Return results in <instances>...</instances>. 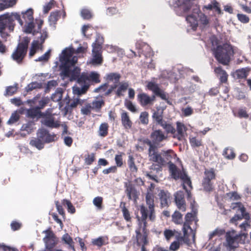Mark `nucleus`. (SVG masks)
Here are the masks:
<instances>
[{"label": "nucleus", "instance_id": "nucleus-1", "mask_svg": "<svg viewBox=\"0 0 251 251\" xmlns=\"http://www.w3.org/2000/svg\"><path fill=\"white\" fill-rule=\"evenodd\" d=\"M140 141L143 144H146L149 147L148 153L149 161L157 163V164H153L151 166V169L155 170L157 172L160 171L162 166L167 164L168 162H170L174 153L172 150H161V151H159L158 150V148L159 147L152 144L148 138L141 140Z\"/></svg>", "mask_w": 251, "mask_h": 251}, {"label": "nucleus", "instance_id": "nucleus-2", "mask_svg": "<svg viewBox=\"0 0 251 251\" xmlns=\"http://www.w3.org/2000/svg\"><path fill=\"white\" fill-rule=\"evenodd\" d=\"M176 4L184 12L192 9V14L187 16L186 20L192 29H196L199 22L204 24V14L201 11L199 5L196 3L195 0H177Z\"/></svg>", "mask_w": 251, "mask_h": 251}, {"label": "nucleus", "instance_id": "nucleus-3", "mask_svg": "<svg viewBox=\"0 0 251 251\" xmlns=\"http://www.w3.org/2000/svg\"><path fill=\"white\" fill-rule=\"evenodd\" d=\"M146 202L148 205V209L144 205H141L140 207L141 217L137 216L139 225L141 228H142L143 231H145L147 226V220L148 218L152 222L154 221L155 219L154 195L151 190H148L146 193Z\"/></svg>", "mask_w": 251, "mask_h": 251}, {"label": "nucleus", "instance_id": "nucleus-4", "mask_svg": "<svg viewBox=\"0 0 251 251\" xmlns=\"http://www.w3.org/2000/svg\"><path fill=\"white\" fill-rule=\"evenodd\" d=\"M247 234L239 233L234 229L227 231L225 233V241L223 243L225 251H236L240 244H244Z\"/></svg>", "mask_w": 251, "mask_h": 251}, {"label": "nucleus", "instance_id": "nucleus-5", "mask_svg": "<svg viewBox=\"0 0 251 251\" xmlns=\"http://www.w3.org/2000/svg\"><path fill=\"white\" fill-rule=\"evenodd\" d=\"M81 87H76L74 91L78 95L85 94L91 85L99 83L100 82V75L96 72H83L81 73V77L79 79Z\"/></svg>", "mask_w": 251, "mask_h": 251}, {"label": "nucleus", "instance_id": "nucleus-6", "mask_svg": "<svg viewBox=\"0 0 251 251\" xmlns=\"http://www.w3.org/2000/svg\"><path fill=\"white\" fill-rule=\"evenodd\" d=\"M234 53L233 47L228 43H225L217 46L214 51V56L220 63L228 65Z\"/></svg>", "mask_w": 251, "mask_h": 251}, {"label": "nucleus", "instance_id": "nucleus-7", "mask_svg": "<svg viewBox=\"0 0 251 251\" xmlns=\"http://www.w3.org/2000/svg\"><path fill=\"white\" fill-rule=\"evenodd\" d=\"M15 20H17L21 25H23V22L21 16L17 13H5L0 16V32H2L6 27L10 31H13L15 24Z\"/></svg>", "mask_w": 251, "mask_h": 251}, {"label": "nucleus", "instance_id": "nucleus-8", "mask_svg": "<svg viewBox=\"0 0 251 251\" xmlns=\"http://www.w3.org/2000/svg\"><path fill=\"white\" fill-rule=\"evenodd\" d=\"M190 202V206L192 212H188L185 215V221L184 223L183 226V231L185 235L190 234L192 237H195L193 230L190 226L191 223L195 221L196 215L198 212L197 204L194 200L189 201Z\"/></svg>", "mask_w": 251, "mask_h": 251}, {"label": "nucleus", "instance_id": "nucleus-9", "mask_svg": "<svg viewBox=\"0 0 251 251\" xmlns=\"http://www.w3.org/2000/svg\"><path fill=\"white\" fill-rule=\"evenodd\" d=\"M29 42L30 39L28 37H24L11 54L12 59L18 64H21L23 63L26 55Z\"/></svg>", "mask_w": 251, "mask_h": 251}, {"label": "nucleus", "instance_id": "nucleus-10", "mask_svg": "<svg viewBox=\"0 0 251 251\" xmlns=\"http://www.w3.org/2000/svg\"><path fill=\"white\" fill-rule=\"evenodd\" d=\"M74 66H64V68L61 69V75L64 78H69L71 81H76L78 84H80L79 81L81 77V69L78 67Z\"/></svg>", "mask_w": 251, "mask_h": 251}, {"label": "nucleus", "instance_id": "nucleus-11", "mask_svg": "<svg viewBox=\"0 0 251 251\" xmlns=\"http://www.w3.org/2000/svg\"><path fill=\"white\" fill-rule=\"evenodd\" d=\"M73 50L70 49H65L62 52L60 61L61 65L60 66V70L64 68V66H75L77 62V57L73 56Z\"/></svg>", "mask_w": 251, "mask_h": 251}, {"label": "nucleus", "instance_id": "nucleus-12", "mask_svg": "<svg viewBox=\"0 0 251 251\" xmlns=\"http://www.w3.org/2000/svg\"><path fill=\"white\" fill-rule=\"evenodd\" d=\"M150 138L152 144L160 147V143L167 139V135L162 130L155 129L151 132Z\"/></svg>", "mask_w": 251, "mask_h": 251}, {"label": "nucleus", "instance_id": "nucleus-13", "mask_svg": "<svg viewBox=\"0 0 251 251\" xmlns=\"http://www.w3.org/2000/svg\"><path fill=\"white\" fill-rule=\"evenodd\" d=\"M137 99L140 105L144 107L152 105L155 100V96L152 95L150 97L146 93H141L137 95Z\"/></svg>", "mask_w": 251, "mask_h": 251}, {"label": "nucleus", "instance_id": "nucleus-14", "mask_svg": "<svg viewBox=\"0 0 251 251\" xmlns=\"http://www.w3.org/2000/svg\"><path fill=\"white\" fill-rule=\"evenodd\" d=\"M37 136L40 138L44 143H49L55 140L56 135L54 133L51 134L49 131L44 128L39 129L37 132Z\"/></svg>", "mask_w": 251, "mask_h": 251}, {"label": "nucleus", "instance_id": "nucleus-15", "mask_svg": "<svg viewBox=\"0 0 251 251\" xmlns=\"http://www.w3.org/2000/svg\"><path fill=\"white\" fill-rule=\"evenodd\" d=\"M175 202L177 208L182 212L186 210V204L183 191H179L175 194Z\"/></svg>", "mask_w": 251, "mask_h": 251}, {"label": "nucleus", "instance_id": "nucleus-16", "mask_svg": "<svg viewBox=\"0 0 251 251\" xmlns=\"http://www.w3.org/2000/svg\"><path fill=\"white\" fill-rule=\"evenodd\" d=\"M242 219H245V222L241 224L239 226L244 230H246L247 228L250 226V217L248 213L243 214V215H236L230 219V222L233 224H236V222Z\"/></svg>", "mask_w": 251, "mask_h": 251}, {"label": "nucleus", "instance_id": "nucleus-17", "mask_svg": "<svg viewBox=\"0 0 251 251\" xmlns=\"http://www.w3.org/2000/svg\"><path fill=\"white\" fill-rule=\"evenodd\" d=\"M190 236V234L185 235L184 233H183V236H177V241H174L171 244L169 247L170 251H176L178 250L180 248V243H188L190 241L189 238Z\"/></svg>", "mask_w": 251, "mask_h": 251}, {"label": "nucleus", "instance_id": "nucleus-18", "mask_svg": "<svg viewBox=\"0 0 251 251\" xmlns=\"http://www.w3.org/2000/svg\"><path fill=\"white\" fill-rule=\"evenodd\" d=\"M147 87L149 90L151 91L156 96L159 97L161 99L163 100H167L165 93L155 83L152 81L149 82Z\"/></svg>", "mask_w": 251, "mask_h": 251}, {"label": "nucleus", "instance_id": "nucleus-19", "mask_svg": "<svg viewBox=\"0 0 251 251\" xmlns=\"http://www.w3.org/2000/svg\"><path fill=\"white\" fill-rule=\"evenodd\" d=\"M167 164H169V171L172 178L176 180L179 178H183V177L185 176V175H186V173L184 172L181 171L178 169L176 166L172 163L171 161L170 162H168Z\"/></svg>", "mask_w": 251, "mask_h": 251}, {"label": "nucleus", "instance_id": "nucleus-20", "mask_svg": "<svg viewBox=\"0 0 251 251\" xmlns=\"http://www.w3.org/2000/svg\"><path fill=\"white\" fill-rule=\"evenodd\" d=\"M161 207H168L171 203V195L167 191L161 190L158 194Z\"/></svg>", "mask_w": 251, "mask_h": 251}, {"label": "nucleus", "instance_id": "nucleus-21", "mask_svg": "<svg viewBox=\"0 0 251 251\" xmlns=\"http://www.w3.org/2000/svg\"><path fill=\"white\" fill-rule=\"evenodd\" d=\"M176 125V132L175 133L173 137L179 141H181L184 138L185 135L186 134L187 128L184 124L179 122H177Z\"/></svg>", "mask_w": 251, "mask_h": 251}, {"label": "nucleus", "instance_id": "nucleus-22", "mask_svg": "<svg viewBox=\"0 0 251 251\" xmlns=\"http://www.w3.org/2000/svg\"><path fill=\"white\" fill-rule=\"evenodd\" d=\"M42 123L45 126L50 128H58L60 124L59 121H55L54 118L51 115L45 116Z\"/></svg>", "mask_w": 251, "mask_h": 251}, {"label": "nucleus", "instance_id": "nucleus-23", "mask_svg": "<svg viewBox=\"0 0 251 251\" xmlns=\"http://www.w3.org/2000/svg\"><path fill=\"white\" fill-rule=\"evenodd\" d=\"M183 178L181 179L183 181V188L187 193V199L188 201L193 200L191 191L192 189V183L190 179L188 177L187 175L183 177Z\"/></svg>", "mask_w": 251, "mask_h": 251}, {"label": "nucleus", "instance_id": "nucleus-24", "mask_svg": "<svg viewBox=\"0 0 251 251\" xmlns=\"http://www.w3.org/2000/svg\"><path fill=\"white\" fill-rule=\"evenodd\" d=\"M117 85V89L115 90V93L118 98H121L124 96V93L128 89L129 83L127 81H123L120 82Z\"/></svg>", "mask_w": 251, "mask_h": 251}, {"label": "nucleus", "instance_id": "nucleus-25", "mask_svg": "<svg viewBox=\"0 0 251 251\" xmlns=\"http://www.w3.org/2000/svg\"><path fill=\"white\" fill-rule=\"evenodd\" d=\"M121 118L122 124L126 130H128L132 127L133 124L127 112H123Z\"/></svg>", "mask_w": 251, "mask_h": 251}, {"label": "nucleus", "instance_id": "nucleus-26", "mask_svg": "<svg viewBox=\"0 0 251 251\" xmlns=\"http://www.w3.org/2000/svg\"><path fill=\"white\" fill-rule=\"evenodd\" d=\"M205 190L210 191L212 189L210 180L215 177V175L213 170L205 172Z\"/></svg>", "mask_w": 251, "mask_h": 251}, {"label": "nucleus", "instance_id": "nucleus-27", "mask_svg": "<svg viewBox=\"0 0 251 251\" xmlns=\"http://www.w3.org/2000/svg\"><path fill=\"white\" fill-rule=\"evenodd\" d=\"M90 104L92 106L93 111L99 112L100 111L102 107L105 105V102L102 99H97V100H95L92 102H90Z\"/></svg>", "mask_w": 251, "mask_h": 251}, {"label": "nucleus", "instance_id": "nucleus-28", "mask_svg": "<svg viewBox=\"0 0 251 251\" xmlns=\"http://www.w3.org/2000/svg\"><path fill=\"white\" fill-rule=\"evenodd\" d=\"M127 196L129 200H134L136 201L138 198V193L136 189L132 185H128L126 189Z\"/></svg>", "mask_w": 251, "mask_h": 251}, {"label": "nucleus", "instance_id": "nucleus-29", "mask_svg": "<svg viewBox=\"0 0 251 251\" xmlns=\"http://www.w3.org/2000/svg\"><path fill=\"white\" fill-rule=\"evenodd\" d=\"M152 117L153 120L160 126H163V123L165 121L163 120V111L159 109L153 113Z\"/></svg>", "mask_w": 251, "mask_h": 251}, {"label": "nucleus", "instance_id": "nucleus-30", "mask_svg": "<svg viewBox=\"0 0 251 251\" xmlns=\"http://www.w3.org/2000/svg\"><path fill=\"white\" fill-rule=\"evenodd\" d=\"M214 71L220 77V80L222 82H226L227 81L228 75L221 67L216 68Z\"/></svg>", "mask_w": 251, "mask_h": 251}, {"label": "nucleus", "instance_id": "nucleus-31", "mask_svg": "<svg viewBox=\"0 0 251 251\" xmlns=\"http://www.w3.org/2000/svg\"><path fill=\"white\" fill-rule=\"evenodd\" d=\"M61 16V11L56 10L50 13L49 17L50 25H55Z\"/></svg>", "mask_w": 251, "mask_h": 251}, {"label": "nucleus", "instance_id": "nucleus-32", "mask_svg": "<svg viewBox=\"0 0 251 251\" xmlns=\"http://www.w3.org/2000/svg\"><path fill=\"white\" fill-rule=\"evenodd\" d=\"M29 144L32 147H36L37 149L40 150L44 148L45 143L37 136V138H34L31 139Z\"/></svg>", "mask_w": 251, "mask_h": 251}, {"label": "nucleus", "instance_id": "nucleus-33", "mask_svg": "<svg viewBox=\"0 0 251 251\" xmlns=\"http://www.w3.org/2000/svg\"><path fill=\"white\" fill-rule=\"evenodd\" d=\"M109 126L107 123H101L99 127L98 133L99 136L101 137H105L108 134Z\"/></svg>", "mask_w": 251, "mask_h": 251}, {"label": "nucleus", "instance_id": "nucleus-34", "mask_svg": "<svg viewBox=\"0 0 251 251\" xmlns=\"http://www.w3.org/2000/svg\"><path fill=\"white\" fill-rule=\"evenodd\" d=\"M121 78V75L117 73H111L106 75V79L108 81L113 82L115 83H118Z\"/></svg>", "mask_w": 251, "mask_h": 251}, {"label": "nucleus", "instance_id": "nucleus-35", "mask_svg": "<svg viewBox=\"0 0 251 251\" xmlns=\"http://www.w3.org/2000/svg\"><path fill=\"white\" fill-rule=\"evenodd\" d=\"M231 208L236 211L237 212H240L241 215L246 213L245 209L243 205L240 202L233 203L230 206Z\"/></svg>", "mask_w": 251, "mask_h": 251}, {"label": "nucleus", "instance_id": "nucleus-36", "mask_svg": "<svg viewBox=\"0 0 251 251\" xmlns=\"http://www.w3.org/2000/svg\"><path fill=\"white\" fill-rule=\"evenodd\" d=\"M127 164L130 171L132 172H137L138 168L135 165L134 158L132 155H129L127 160Z\"/></svg>", "mask_w": 251, "mask_h": 251}, {"label": "nucleus", "instance_id": "nucleus-37", "mask_svg": "<svg viewBox=\"0 0 251 251\" xmlns=\"http://www.w3.org/2000/svg\"><path fill=\"white\" fill-rule=\"evenodd\" d=\"M4 3H0V11L13 6L16 3L15 0H0Z\"/></svg>", "mask_w": 251, "mask_h": 251}, {"label": "nucleus", "instance_id": "nucleus-38", "mask_svg": "<svg viewBox=\"0 0 251 251\" xmlns=\"http://www.w3.org/2000/svg\"><path fill=\"white\" fill-rule=\"evenodd\" d=\"M22 14L23 18L25 20V23L33 21V11L32 9H29L25 12H23Z\"/></svg>", "mask_w": 251, "mask_h": 251}, {"label": "nucleus", "instance_id": "nucleus-39", "mask_svg": "<svg viewBox=\"0 0 251 251\" xmlns=\"http://www.w3.org/2000/svg\"><path fill=\"white\" fill-rule=\"evenodd\" d=\"M172 221L175 223L180 224L182 223V215L178 211H176L172 216Z\"/></svg>", "mask_w": 251, "mask_h": 251}, {"label": "nucleus", "instance_id": "nucleus-40", "mask_svg": "<svg viewBox=\"0 0 251 251\" xmlns=\"http://www.w3.org/2000/svg\"><path fill=\"white\" fill-rule=\"evenodd\" d=\"M161 126L166 131L167 133H171L173 134V136L175 135L176 130L171 124H168L165 121L163 124V126Z\"/></svg>", "mask_w": 251, "mask_h": 251}, {"label": "nucleus", "instance_id": "nucleus-41", "mask_svg": "<svg viewBox=\"0 0 251 251\" xmlns=\"http://www.w3.org/2000/svg\"><path fill=\"white\" fill-rule=\"evenodd\" d=\"M225 232V231L224 229L216 228L209 234V239H212L215 237H220V236L223 235Z\"/></svg>", "mask_w": 251, "mask_h": 251}, {"label": "nucleus", "instance_id": "nucleus-42", "mask_svg": "<svg viewBox=\"0 0 251 251\" xmlns=\"http://www.w3.org/2000/svg\"><path fill=\"white\" fill-rule=\"evenodd\" d=\"M118 153L119 154H116L115 156V161L117 168L121 167L123 165V156L125 154L123 152H119Z\"/></svg>", "mask_w": 251, "mask_h": 251}, {"label": "nucleus", "instance_id": "nucleus-43", "mask_svg": "<svg viewBox=\"0 0 251 251\" xmlns=\"http://www.w3.org/2000/svg\"><path fill=\"white\" fill-rule=\"evenodd\" d=\"M42 84L41 83H38L37 82H32L29 83L27 86L25 87V90L27 92H29L30 91H32L34 89L41 88Z\"/></svg>", "mask_w": 251, "mask_h": 251}, {"label": "nucleus", "instance_id": "nucleus-44", "mask_svg": "<svg viewBox=\"0 0 251 251\" xmlns=\"http://www.w3.org/2000/svg\"><path fill=\"white\" fill-rule=\"evenodd\" d=\"M205 8L207 9H212L214 8L216 11L218 12L219 14H221L222 11L219 7V4L216 0H213L210 4H208L206 6H205Z\"/></svg>", "mask_w": 251, "mask_h": 251}, {"label": "nucleus", "instance_id": "nucleus-45", "mask_svg": "<svg viewBox=\"0 0 251 251\" xmlns=\"http://www.w3.org/2000/svg\"><path fill=\"white\" fill-rule=\"evenodd\" d=\"M92 111H93V109L90 103H85L81 109V114L84 115H90Z\"/></svg>", "mask_w": 251, "mask_h": 251}, {"label": "nucleus", "instance_id": "nucleus-46", "mask_svg": "<svg viewBox=\"0 0 251 251\" xmlns=\"http://www.w3.org/2000/svg\"><path fill=\"white\" fill-rule=\"evenodd\" d=\"M93 54L92 62L94 64L100 65L102 63L103 59L102 53H95Z\"/></svg>", "mask_w": 251, "mask_h": 251}, {"label": "nucleus", "instance_id": "nucleus-47", "mask_svg": "<svg viewBox=\"0 0 251 251\" xmlns=\"http://www.w3.org/2000/svg\"><path fill=\"white\" fill-rule=\"evenodd\" d=\"M62 239L66 244L69 245L72 249L74 250V243L72 237L68 233L64 234Z\"/></svg>", "mask_w": 251, "mask_h": 251}, {"label": "nucleus", "instance_id": "nucleus-48", "mask_svg": "<svg viewBox=\"0 0 251 251\" xmlns=\"http://www.w3.org/2000/svg\"><path fill=\"white\" fill-rule=\"evenodd\" d=\"M103 198L101 197L98 196L95 197L93 201L94 205L97 207L98 210H101L102 206Z\"/></svg>", "mask_w": 251, "mask_h": 251}, {"label": "nucleus", "instance_id": "nucleus-49", "mask_svg": "<svg viewBox=\"0 0 251 251\" xmlns=\"http://www.w3.org/2000/svg\"><path fill=\"white\" fill-rule=\"evenodd\" d=\"M125 205L126 203H123V206L121 205L122 211L125 220L127 222H130L131 221L130 214L128 210L126 207Z\"/></svg>", "mask_w": 251, "mask_h": 251}, {"label": "nucleus", "instance_id": "nucleus-50", "mask_svg": "<svg viewBox=\"0 0 251 251\" xmlns=\"http://www.w3.org/2000/svg\"><path fill=\"white\" fill-rule=\"evenodd\" d=\"M248 71L245 69H241L237 70L234 73L235 76L238 78H243L247 77Z\"/></svg>", "mask_w": 251, "mask_h": 251}, {"label": "nucleus", "instance_id": "nucleus-51", "mask_svg": "<svg viewBox=\"0 0 251 251\" xmlns=\"http://www.w3.org/2000/svg\"><path fill=\"white\" fill-rule=\"evenodd\" d=\"M223 155L228 159H232L235 157V153L231 149L226 148L225 150Z\"/></svg>", "mask_w": 251, "mask_h": 251}, {"label": "nucleus", "instance_id": "nucleus-52", "mask_svg": "<svg viewBox=\"0 0 251 251\" xmlns=\"http://www.w3.org/2000/svg\"><path fill=\"white\" fill-rule=\"evenodd\" d=\"M95 160V154L92 153L91 154L86 155L85 156V163L87 165H91Z\"/></svg>", "mask_w": 251, "mask_h": 251}, {"label": "nucleus", "instance_id": "nucleus-53", "mask_svg": "<svg viewBox=\"0 0 251 251\" xmlns=\"http://www.w3.org/2000/svg\"><path fill=\"white\" fill-rule=\"evenodd\" d=\"M62 203L64 205H66L68 207V211L72 214H74L75 212V207L73 206L71 201L69 200L64 199L63 200Z\"/></svg>", "mask_w": 251, "mask_h": 251}, {"label": "nucleus", "instance_id": "nucleus-54", "mask_svg": "<svg viewBox=\"0 0 251 251\" xmlns=\"http://www.w3.org/2000/svg\"><path fill=\"white\" fill-rule=\"evenodd\" d=\"M56 1L54 0H50L44 6V13H48L54 7Z\"/></svg>", "mask_w": 251, "mask_h": 251}, {"label": "nucleus", "instance_id": "nucleus-55", "mask_svg": "<svg viewBox=\"0 0 251 251\" xmlns=\"http://www.w3.org/2000/svg\"><path fill=\"white\" fill-rule=\"evenodd\" d=\"M149 114L147 112L145 111L141 112L139 119L140 122L144 125H147L149 123Z\"/></svg>", "mask_w": 251, "mask_h": 251}, {"label": "nucleus", "instance_id": "nucleus-56", "mask_svg": "<svg viewBox=\"0 0 251 251\" xmlns=\"http://www.w3.org/2000/svg\"><path fill=\"white\" fill-rule=\"evenodd\" d=\"M40 113V110L37 107L29 109L27 111V115L31 118H35Z\"/></svg>", "mask_w": 251, "mask_h": 251}, {"label": "nucleus", "instance_id": "nucleus-57", "mask_svg": "<svg viewBox=\"0 0 251 251\" xmlns=\"http://www.w3.org/2000/svg\"><path fill=\"white\" fill-rule=\"evenodd\" d=\"M176 231L175 230L165 229L164 231V235L167 241L170 240L175 235Z\"/></svg>", "mask_w": 251, "mask_h": 251}, {"label": "nucleus", "instance_id": "nucleus-58", "mask_svg": "<svg viewBox=\"0 0 251 251\" xmlns=\"http://www.w3.org/2000/svg\"><path fill=\"white\" fill-rule=\"evenodd\" d=\"M92 54L102 53V46L101 45L96 42L92 44Z\"/></svg>", "mask_w": 251, "mask_h": 251}, {"label": "nucleus", "instance_id": "nucleus-59", "mask_svg": "<svg viewBox=\"0 0 251 251\" xmlns=\"http://www.w3.org/2000/svg\"><path fill=\"white\" fill-rule=\"evenodd\" d=\"M190 143L193 147H198L201 145V141L196 137H190Z\"/></svg>", "mask_w": 251, "mask_h": 251}, {"label": "nucleus", "instance_id": "nucleus-60", "mask_svg": "<svg viewBox=\"0 0 251 251\" xmlns=\"http://www.w3.org/2000/svg\"><path fill=\"white\" fill-rule=\"evenodd\" d=\"M19 115L16 112H15L12 114L10 118L7 122V124L9 125L13 124L14 123L17 122L19 120Z\"/></svg>", "mask_w": 251, "mask_h": 251}, {"label": "nucleus", "instance_id": "nucleus-61", "mask_svg": "<svg viewBox=\"0 0 251 251\" xmlns=\"http://www.w3.org/2000/svg\"><path fill=\"white\" fill-rule=\"evenodd\" d=\"M62 93L60 91H56L51 95V99L54 102H58L61 100Z\"/></svg>", "mask_w": 251, "mask_h": 251}, {"label": "nucleus", "instance_id": "nucleus-62", "mask_svg": "<svg viewBox=\"0 0 251 251\" xmlns=\"http://www.w3.org/2000/svg\"><path fill=\"white\" fill-rule=\"evenodd\" d=\"M27 23L28 24L25 29V32L28 33H32L33 35H35L37 32L35 30H33L34 25L33 21Z\"/></svg>", "mask_w": 251, "mask_h": 251}, {"label": "nucleus", "instance_id": "nucleus-63", "mask_svg": "<svg viewBox=\"0 0 251 251\" xmlns=\"http://www.w3.org/2000/svg\"><path fill=\"white\" fill-rule=\"evenodd\" d=\"M81 15L84 19L89 20L92 17V14L90 10L87 9H83L81 11Z\"/></svg>", "mask_w": 251, "mask_h": 251}, {"label": "nucleus", "instance_id": "nucleus-64", "mask_svg": "<svg viewBox=\"0 0 251 251\" xmlns=\"http://www.w3.org/2000/svg\"><path fill=\"white\" fill-rule=\"evenodd\" d=\"M44 232L46 233V235L45 237L44 238V242L48 240H50L52 238H54L55 234L53 233V231L51 230V228L45 230Z\"/></svg>", "mask_w": 251, "mask_h": 251}]
</instances>
